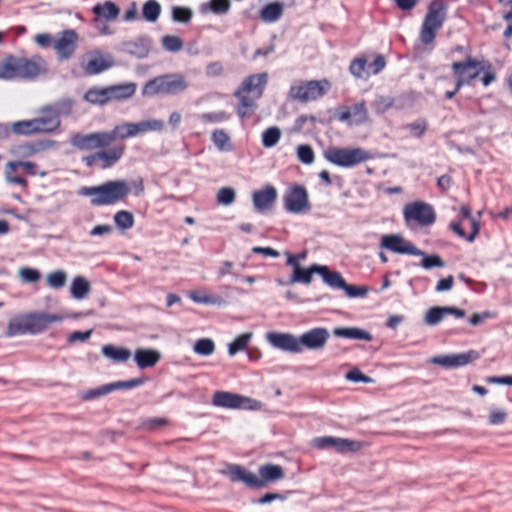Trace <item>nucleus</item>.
<instances>
[{
    "label": "nucleus",
    "instance_id": "4be33fe9",
    "mask_svg": "<svg viewBox=\"0 0 512 512\" xmlns=\"http://www.w3.org/2000/svg\"><path fill=\"white\" fill-rule=\"evenodd\" d=\"M124 148V145L115 146L106 151L93 153L83 158V161L86 163L87 167L98 166L101 169H106L119 161L122 154H124Z\"/></svg>",
    "mask_w": 512,
    "mask_h": 512
},
{
    "label": "nucleus",
    "instance_id": "bb28decb",
    "mask_svg": "<svg viewBox=\"0 0 512 512\" xmlns=\"http://www.w3.org/2000/svg\"><path fill=\"white\" fill-rule=\"evenodd\" d=\"M277 196L278 193H276L275 187L266 185L261 190L252 193V204H254L256 211L263 213L273 206Z\"/></svg>",
    "mask_w": 512,
    "mask_h": 512
},
{
    "label": "nucleus",
    "instance_id": "de8ad7c7",
    "mask_svg": "<svg viewBox=\"0 0 512 512\" xmlns=\"http://www.w3.org/2000/svg\"><path fill=\"white\" fill-rule=\"evenodd\" d=\"M162 48L170 51L172 53H176L182 50L183 48V42L180 38V36H172V35H166L163 36L161 39Z\"/></svg>",
    "mask_w": 512,
    "mask_h": 512
},
{
    "label": "nucleus",
    "instance_id": "9b49d317",
    "mask_svg": "<svg viewBox=\"0 0 512 512\" xmlns=\"http://www.w3.org/2000/svg\"><path fill=\"white\" fill-rule=\"evenodd\" d=\"M325 160L339 167L350 168L372 159V154L360 147H330L324 152Z\"/></svg>",
    "mask_w": 512,
    "mask_h": 512
},
{
    "label": "nucleus",
    "instance_id": "72a5a7b5",
    "mask_svg": "<svg viewBox=\"0 0 512 512\" xmlns=\"http://www.w3.org/2000/svg\"><path fill=\"white\" fill-rule=\"evenodd\" d=\"M282 14L283 5L281 3H269L260 10V19L265 23H272L279 20Z\"/></svg>",
    "mask_w": 512,
    "mask_h": 512
},
{
    "label": "nucleus",
    "instance_id": "7c9ffc66",
    "mask_svg": "<svg viewBox=\"0 0 512 512\" xmlns=\"http://www.w3.org/2000/svg\"><path fill=\"white\" fill-rule=\"evenodd\" d=\"M163 121L162 120H143L139 123L130 124L129 125V135L130 137L146 132H159L163 129Z\"/></svg>",
    "mask_w": 512,
    "mask_h": 512
},
{
    "label": "nucleus",
    "instance_id": "69168bd1",
    "mask_svg": "<svg viewBox=\"0 0 512 512\" xmlns=\"http://www.w3.org/2000/svg\"><path fill=\"white\" fill-rule=\"evenodd\" d=\"M386 66V60L385 57L381 54H377L375 60L368 65V72L372 73L373 75L381 73L383 69H385Z\"/></svg>",
    "mask_w": 512,
    "mask_h": 512
},
{
    "label": "nucleus",
    "instance_id": "8fccbe9b",
    "mask_svg": "<svg viewBox=\"0 0 512 512\" xmlns=\"http://www.w3.org/2000/svg\"><path fill=\"white\" fill-rule=\"evenodd\" d=\"M445 312L443 307H431L424 316V322L429 326L437 325L446 316Z\"/></svg>",
    "mask_w": 512,
    "mask_h": 512
},
{
    "label": "nucleus",
    "instance_id": "c9c22d12",
    "mask_svg": "<svg viewBox=\"0 0 512 512\" xmlns=\"http://www.w3.org/2000/svg\"><path fill=\"white\" fill-rule=\"evenodd\" d=\"M320 275L322 279H324V282L328 284L330 287L340 289L342 287H345V281L344 278L341 276L339 272L336 271H330L328 267L322 266L320 270Z\"/></svg>",
    "mask_w": 512,
    "mask_h": 512
},
{
    "label": "nucleus",
    "instance_id": "79ce46f5",
    "mask_svg": "<svg viewBox=\"0 0 512 512\" xmlns=\"http://www.w3.org/2000/svg\"><path fill=\"white\" fill-rule=\"evenodd\" d=\"M102 353L116 363H123L127 360V349L118 348L113 345H105L102 347Z\"/></svg>",
    "mask_w": 512,
    "mask_h": 512
},
{
    "label": "nucleus",
    "instance_id": "20e7f679",
    "mask_svg": "<svg viewBox=\"0 0 512 512\" xmlns=\"http://www.w3.org/2000/svg\"><path fill=\"white\" fill-rule=\"evenodd\" d=\"M451 70L454 72L456 82H458V89L465 85H471L480 74H482L480 81H482L484 87H488L495 81L493 65L489 61H479L467 57L461 62L452 63Z\"/></svg>",
    "mask_w": 512,
    "mask_h": 512
},
{
    "label": "nucleus",
    "instance_id": "0eeeda50",
    "mask_svg": "<svg viewBox=\"0 0 512 512\" xmlns=\"http://www.w3.org/2000/svg\"><path fill=\"white\" fill-rule=\"evenodd\" d=\"M79 195L91 198V205H115L127 194V186L123 181H109L99 186H83Z\"/></svg>",
    "mask_w": 512,
    "mask_h": 512
},
{
    "label": "nucleus",
    "instance_id": "13d9d810",
    "mask_svg": "<svg viewBox=\"0 0 512 512\" xmlns=\"http://www.w3.org/2000/svg\"><path fill=\"white\" fill-rule=\"evenodd\" d=\"M230 2H209L204 4L203 11H211L216 15H223L228 12Z\"/></svg>",
    "mask_w": 512,
    "mask_h": 512
},
{
    "label": "nucleus",
    "instance_id": "a19ab883",
    "mask_svg": "<svg viewBox=\"0 0 512 512\" xmlns=\"http://www.w3.org/2000/svg\"><path fill=\"white\" fill-rule=\"evenodd\" d=\"M252 337L251 332H245L236 337L232 343L228 344V354L234 356L238 351H243L247 348L248 343Z\"/></svg>",
    "mask_w": 512,
    "mask_h": 512
},
{
    "label": "nucleus",
    "instance_id": "58836bf2",
    "mask_svg": "<svg viewBox=\"0 0 512 512\" xmlns=\"http://www.w3.org/2000/svg\"><path fill=\"white\" fill-rule=\"evenodd\" d=\"M93 12L100 18L103 17L107 20L114 19L119 14V8L113 2H105L104 4L98 3L93 7Z\"/></svg>",
    "mask_w": 512,
    "mask_h": 512
},
{
    "label": "nucleus",
    "instance_id": "7ed1b4c3",
    "mask_svg": "<svg viewBox=\"0 0 512 512\" xmlns=\"http://www.w3.org/2000/svg\"><path fill=\"white\" fill-rule=\"evenodd\" d=\"M63 315L50 314L44 311H30L14 315L9 319L6 337L37 335L50 329L54 323L63 322Z\"/></svg>",
    "mask_w": 512,
    "mask_h": 512
},
{
    "label": "nucleus",
    "instance_id": "2eb2a0df",
    "mask_svg": "<svg viewBox=\"0 0 512 512\" xmlns=\"http://www.w3.org/2000/svg\"><path fill=\"white\" fill-rule=\"evenodd\" d=\"M452 232L458 234L459 237L474 242L480 231V222L471 214L468 205H462L460 208V221L450 223Z\"/></svg>",
    "mask_w": 512,
    "mask_h": 512
},
{
    "label": "nucleus",
    "instance_id": "4c0bfd02",
    "mask_svg": "<svg viewBox=\"0 0 512 512\" xmlns=\"http://www.w3.org/2000/svg\"><path fill=\"white\" fill-rule=\"evenodd\" d=\"M118 389H127V380L116 381L111 384H105L97 389L88 391V398H96L102 395H107Z\"/></svg>",
    "mask_w": 512,
    "mask_h": 512
},
{
    "label": "nucleus",
    "instance_id": "c756f323",
    "mask_svg": "<svg viewBox=\"0 0 512 512\" xmlns=\"http://www.w3.org/2000/svg\"><path fill=\"white\" fill-rule=\"evenodd\" d=\"M322 267L323 266L314 264L308 268H297L293 270L289 283H303L305 285H309L312 282V275L315 273L320 275Z\"/></svg>",
    "mask_w": 512,
    "mask_h": 512
},
{
    "label": "nucleus",
    "instance_id": "603ef678",
    "mask_svg": "<svg viewBox=\"0 0 512 512\" xmlns=\"http://www.w3.org/2000/svg\"><path fill=\"white\" fill-rule=\"evenodd\" d=\"M46 282L53 289L63 288L66 282V274L63 270H56L46 276Z\"/></svg>",
    "mask_w": 512,
    "mask_h": 512
},
{
    "label": "nucleus",
    "instance_id": "37998d69",
    "mask_svg": "<svg viewBox=\"0 0 512 512\" xmlns=\"http://www.w3.org/2000/svg\"><path fill=\"white\" fill-rule=\"evenodd\" d=\"M212 142L214 143V146L218 148L219 151L231 150V141L229 140V136L227 132H225L222 129L213 131Z\"/></svg>",
    "mask_w": 512,
    "mask_h": 512
},
{
    "label": "nucleus",
    "instance_id": "ea45409f",
    "mask_svg": "<svg viewBox=\"0 0 512 512\" xmlns=\"http://www.w3.org/2000/svg\"><path fill=\"white\" fill-rule=\"evenodd\" d=\"M366 67L367 58L364 55L353 58L349 65V73L355 78H366L369 76V72L365 70Z\"/></svg>",
    "mask_w": 512,
    "mask_h": 512
},
{
    "label": "nucleus",
    "instance_id": "39448f33",
    "mask_svg": "<svg viewBox=\"0 0 512 512\" xmlns=\"http://www.w3.org/2000/svg\"><path fill=\"white\" fill-rule=\"evenodd\" d=\"M267 82V74L256 73L245 78L242 84L235 92L238 98L237 115L240 118L251 116L252 112L256 109V101H258L264 93L265 85Z\"/></svg>",
    "mask_w": 512,
    "mask_h": 512
},
{
    "label": "nucleus",
    "instance_id": "393cba45",
    "mask_svg": "<svg viewBox=\"0 0 512 512\" xmlns=\"http://www.w3.org/2000/svg\"><path fill=\"white\" fill-rule=\"evenodd\" d=\"M329 336L326 328H315L298 337V341H300L301 350L303 348L319 350L325 347Z\"/></svg>",
    "mask_w": 512,
    "mask_h": 512
},
{
    "label": "nucleus",
    "instance_id": "3c124183",
    "mask_svg": "<svg viewBox=\"0 0 512 512\" xmlns=\"http://www.w3.org/2000/svg\"><path fill=\"white\" fill-rule=\"evenodd\" d=\"M214 342L211 339L203 338L196 340L194 344V351L198 355L208 356L214 352Z\"/></svg>",
    "mask_w": 512,
    "mask_h": 512
},
{
    "label": "nucleus",
    "instance_id": "a211bd4d",
    "mask_svg": "<svg viewBox=\"0 0 512 512\" xmlns=\"http://www.w3.org/2000/svg\"><path fill=\"white\" fill-rule=\"evenodd\" d=\"M403 214L406 221H414L423 226H429L435 221L432 205L422 201H414L405 205Z\"/></svg>",
    "mask_w": 512,
    "mask_h": 512
},
{
    "label": "nucleus",
    "instance_id": "f257e3e1",
    "mask_svg": "<svg viewBox=\"0 0 512 512\" xmlns=\"http://www.w3.org/2000/svg\"><path fill=\"white\" fill-rule=\"evenodd\" d=\"M72 107V101L63 100L56 102L54 106L44 109L45 115L41 117L31 120H18L12 123L11 128L5 124H0V138H8L11 132L14 135L28 136L55 131L60 125V114H69Z\"/></svg>",
    "mask_w": 512,
    "mask_h": 512
},
{
    "label": "nucleus",
    "instance_id": "2f4dec72",
    "mask_svg": "<svg viewBox=\"0 0 512 512\" xmlns=\"http://www.w3.org/2000/svg\"><path fill=\"white\" fill-rule=\"evenodd\" d=\"M190 300H192L196 304H217L221 305L224 303V300L221 296L209 293L203 289H196L190 291L188 294Z\"/></svg>",
    "mask_w": 512,
    "mask_h": 512
},
{
    "label": "nucleus",
    "instance_id": "e2e57ef3",
    "mask_svg": "<svg viewBox=\"0 0 512 512\" xmlns=\"http://www.w3.org/2000/svg\"><path fill=\"white\" fill-rule=\"evenodd\" d=\"M22 280L28 283H34L40 280L41 274L37 269L25 267L20 270Z\"/></svg>",
    "mask_w": 512,
    "mask_h": 512
},
{
    "label": "nucleus",
    "instance_id": "5701e85b",
    "mask_svg": "<svg viewBox=\"0 0 512 512\" xmlns=\"http://www.w3.org/2000/svg\"><path fill=\"white\" fill-rule=\"evenodd\" d=\"M78 34L72 29L60 33L54 41V50L60 60L70 59L77 49Z\"/></svg>",
    "mask_w": 512,
    "mask_h": 512
},
{
    "label": "nucleus",
    "instance_id": "f3484780",
    "mask_svg": "<svg viewBox=\"0 0 512 512\" xmlns=\"http://www.w3.org/2000/svg\"><path fill=\"white\" fill-rule=\"evenodd\" d=\"M113 66V58L99 50L85 53L81 60V68L87 76L100 74Z\"/></svg>",
    "mask_w": 512,
    "mask_h": 512
},
{
    "label": "nucleus",
    "instance_id": "bf43d9fd",
    "mask_svg": "<svg viewBox=\"0 0 512 512\" xmlns=\"http://www.w3.org/2000/svg\"><path fill=\"white\" fill-rule=\"evenodd\" d=\"M229 119V114L224 111L207 112L202 115V120L208 123H221Z\"/></svg>",
    "mask_w": 512,
    "mask_h": 512
},
{
    "label": "nucleus",
    "instance_id": "774afa93",
    "mask_svg": "<svg viewBox=\"0 0 512 512\" xmlns=\"http://www.w3.org/2000/svg\"><path fill=\"white\" fill-rule=\"evenodd\" d=\"M422 267L430 269L432 267H443V261L440 256H424L422 259Z\"/></svg>",
    "mask_w": 512,
    "mask_h": 512
},
{
    "label": "nucleus",
    "instance_id": "680f3d73",
    "mask_svg": "<svg viewBox=\"0 0 512 512\" xmlns=\"http://www.w3.org/2000/svg\"><path fill=\"white\" fill-rule=\"evenodd\" d=\"M507 419V412L501 409H493L489 412L488 423L489 425H501Z\"/></svg>",
    "mask_w": 512,
    "mask_h": 512
},
{
    "label": "nucleus",
    "instance_id": "e433bc0d",
    "mask_svg": "<svg viewBox=\"0 0 512 512\" xmlns=\"http://www.w3.org/2000/svg\"><path fill=\"white\" fill-rule=\"evenodd\" d=\"M91 290V285L89 282L85 280L84 277L78 276L74 278L72 282V288H70V293H72V297L77 300H82L87 296L89 291Z\"/></svg>",
    "mask_w": 512,
    "mask_h": 512
},
{
    "label": "nucleus",
    "instance_id": "b1692460",
    "mask_svg": "<svg viewBox=\"0 0 512 512\" xmlns=\"http://www.w3.org/2000/svg\"><path fill=\"white\" fill-rule=\"evenodd\" d=\"M46 71V61L40 55L31 58L20 57V79L32 80Z\"/></svg>",
    "mask_w": 512,
    "mask_h": 512
},
{
    "label": "nucleus",
    "instance_id": "4468645a",
    "mask_svg": "<svg viewBox=\"0 0 512 512\" xmlns=\"http://www.w3.org/2000/svg\"><path fill=\"white\" fill-rule=\"evenodd\" d=\"M283 206L288 213L302 214L311 209L306 188L300 184L288 186L283 196Z\"/></svg>",
    "mask_w": 512,
    "mask_h": 512
},
{
    "label": "nucleus",
    "instance_id": "338daca9",
    "mask_svg": "<svg viewBox=\"0 0 512 512\" xmlns=\"http://www.w3.org/2000/svg\"><path fill=\"white\" fill-rule=\"evenodd\" d=\"M348 380L353 382H362V383H370L371 378L369 376H366L363 374V372L357 368L350 369L349 372H347V375H345Z\"/></svg>",
    "mask_w": 512,
    "mask_h": 512
},
{
    "label": "nucleus",
    "instance_id": "f704fd0d",
    "mask_svg": "<svg viewBox=\"0 0 512 512\" xmlns=\"http://www.w3.org/2000/svg\"><path fill=\"white\" fill-rule=\"evenodd\" d=\"M363 447V442H359L356 440L348 439V438H338L336 437L333 449L339 454L345 453H354L360 451Z\"/></svg>",
    "mask_w": 512,
    "mask_h": 512
},
{
    "label": "nucleus",
    "instance_id": "a18cd8bd",
    "mask_svg": "<svg viewBox=\"0 0 512 512\" xmlns=\"http://www.w3.org/2000/svg\"><path fill=\"white\" fill-rule=\"evenodd\" d=\"M350 114L353 117V124L359 125L367 121V108L365 107L364 102L356 103L353 106H348Z\"/></svg>",
    "mask_w": 512,
    "mask_h": 512
},
{
    "label": "nucleus",
    "instance_id": "6ab92c4d",
    "mask_svg": "<svg viewBox=\"0 0 512 512\" xmlns=\"http://www.w3.org/2000/svg\"><path fill=\"white\" fill-rule=\"evenodd\" d=\"M380 245L382 249H386L392 253L423 256V252L415 247L414 244L398 234H386L382 236Z\"/></svg>",
    "mask_w": 512,
    "mask_h": 512
},
{
    "label": "nucleus",
    "instance_id": "0e129e2a",
    "mask_svg": "<svg viewBox=\"0 0 512 512\" xmlns=\"http://www.w3.org/2000/svg\"><path fill=\"white\" fill-rule=\"evenodd\" d=\"M336 437L333 436H321L316 437L312 440V446L319 450H324L326 448H332L334 446Z\"/></svg>",
    "mask_w": 512,
    "mask_h": 512
},
{
    "label": "nucleus",
    "instance_id": "5fc2aeb1",
    "mask_svg": "<svg viewBox=\"0 0 512 512\" xmlns=\"http://www.w3.org/2000/svg\"><path fill=\"white\" fill-rule=\"evenodd\" d=\"M161 13V6L157 2H146L143 6L144 19L149 22H154L158 19Z\"/></svg>",
    "mask_w": 512,
    "mask_h": 512
},
{
    "label": "nucleus",
    "instance_id": "6e6552de",
    "mask_svg": "<svg viewBox=\"0 0 512 512\" xmlns=\"http://www.w3.org/2000/svg\"><path fill=\"white\" fill-rule=\"evenodd\" d=\"M329 80H300L292 84L288 90V99L297 103L314 102L325 96L330 90Z\"/></svg>",
    "mask_w": 512,
    "mask_h": 512
},
{
    "label": "nucleus",
    "instance_id": "052dcab7",
    "mask_svg": "<svg viewBox=\"0 0 512 512\" xmlns=\"http://www.w3.org/2000/svg\"><path fill=\"white\" fill-rule=\"evenodd\" d=\"M406 128L409 129L410 133H412L414 137L419 138L427 131L428 124L426 120H417L408 124V127Z\"/></svg>",
    "mask_w": 512,
    "mask_h": 512
},
{
    "label": "nucleus",
    "instance_id": "09e8293b",
    "mask_svg": "<svg viewBox=\"0 0 512 512\" xmlns=\"http://www.w3.org/2000/svg\"><path fill=\"white\" fill-rule=\"evenodd\" d=\"M150 44L147 39H139L130 43V55L144 58L148 55Z\"/></svg>",
    "mask_w": 512,
    "mask_h": 512
},
{
    "label": "nucleus",
    "instance_id": "c03bdc74",
    "mask_svg": "<svg viewBox=\"0 0 512 512\" xmlns=\"http://www.w3.org/2000/svg\"><path fill=\"white\" fill-rule=\"evenodd\" d=\"M395 103V99L390 96L380 95L375 98L372 102V110L377 114L386 113V111L390 110Z\"/></svg>",
    "mask_w": 512,
    "mask_h": 512
},
{
    "label": "nucleus",
    "instance_id": "c85d7f7f",
    "mask_svg": "<svg viewBox=\"0 0 512 512\" xmlns=\"http://www.w3.org/2000/svg\"><path fill=\"white\" fill-rule=\"evenodd\" d=\"M161 360V353L154 349L135 350L134 361L140 369L154 367Z\"/></svg>",
    "mask_w": 512,
    "mask_h": 512
},
{
    "label": "nucleus",
    "instance_id": "4d7b16f0",
    "mask_svg": "<svg viewBox=\"0 0 512 512\" xmlns=\"http://www.w3.org/2000/svg\"><path fill=\"white\" fill-rule=\"evenodd\" d=\"M236 199V192L231 187H223L218 190L217 201L221 205H230Z\"/></svg>",
    "mask_w": 512,
    "mask_h": 512
},
{
    "label": "nucleus",
    "instance_id": "473e14b6",
    "mask_svg": "<svg viewBox=\"0 0 512 512\" xmlns=\"http://www.w3.org/2000/svg\"><path fill=\"white\" fill-rule=\"evenodd\" d=\"M335 337H343L347 339H356L362 341H371L372 336L368 331L358 328H335L333 331Z\"/></svg>",
    "mask_w": 512,
    "mask_h": 512
},
{
    "label": "nucleus",
    "instance_id": "cd10ccee",
    "mask_svg": "<svg viewBox=\"0 0 512 512\" xmlns=\"http://www.w3.org/2000/svg\"><path fill=\"white\" fill-rule=\"evenodd\" d=\"M19 79V57L12 54L0 60V80Z\"/></svg>",
    "mask_w": 512,
    "mask_h": 512
},
{
    "label": "nucleus",
    "instance_id": "dca6fc26",
    "mask_svg": "<svg viewBox=\"0 0 512 512\" xmlns=\"http://www.w3.org/2000/svg\"><path fill=\"white\" fill-rule=\"evenodd\" d=\"M127 97V84L114 85L110 87H92L84 94L87 102L96 105H105L115 99Z\"/></svg>",
    "mask_w": 512,
    "mask_h": 512
},
{
    "label": "nucleus",
    "instance_id": "864d4df0",
    "mask_svg": "<svg viewBox=\"0 0 512 512\" xmlns=\"http://www.w3.org/2000/svg\"><path fill=\"white\" fill-rule=\"evenodd\" d=\"M192 17V10L186 6H174L172 7V19L180 23L190 22Z\"/></svg>",
    "mask_w": 512,
    "mask_h": 512
},
{
    "label": "nucleus",
    "instance_id": "6e6d98bb",
    "mask_svg": "<svg viewBox=\"0 0 512 512\" xmlns=\"http://www.w3.org/2000/svg\"><path fill=\"white\" fill-rule=\"evenodd\" d=\"M297 157L305 165H311L315 160V153L313 152L311 146L309 145H300L297 147Z\"/></svg>",
    "mask_w": 512,
    "mask_h": 512
},
{
    "label": "nucleus",
    "instance_id": "ddd939ff",
    "mask_svg": "<svg viewBox=\"0 0 512 512\" xmlns=\"http://www.w3.org/2000/svg\"><path fill=\"white\" fill-rule=\"evenodd\" d=\"M212 405L224 409H246L251 411L259 410L261 403L245 395L232 393L230 391H216L212 396Z\"/></svg>",
    "mask_w": 512,
    "mask_h": 512
},
{
    "label": "nucleus",
    "instance_id": "f8f14e48",
    "mask_svg": "<svg viewBox=\"0 0 512 512\" xmlns=\"http://www.w3.org/2000/svg\"><path fill=\"white\" fill-rule=\"evenodd\" d=\"M4 179L7 183L26 188L28 181L26 176H41L44 177L46 172H39L38 165L35 162L23 160H11L4 165Z\"/></svg>",
    "mask_w": 512,
    "mask_h": 512
},
{
    "label": "nucleus",
    "instance_id": "412c9836",
    "mask_svg": "<svg viewBox=\"0 0 512 512\" xmlns=\"http://www.w3.org/2000/svg\"><path fill=\"white\" fill-rule=\"evenodd\" d=\"M53 146L54 142L50 140L20 142L9 148V154L16 158L25 159L43 153Z\"/></svg>",
    "mask_w": 512,
    "mask_h": 512
},
{
    "label": "nucleus",
    "instance_id": "1a4fd4ad",
    "mask_svg": "<svg viewBox=\"0 0 512 512\" xmlns=\"http://www.w3.org/2000/svg\"><path fill=\"white\" fill-rule=\"evenodd\" d=\"M187 88L185 76L180 73H168L152 78L143 87V95H177Z\"/></svg>",
    "mask_w": 512,
    "mask_h": 512
},
{
    "label": "nucleus",
    "instance_id": "9d476101",
    "mask_svg": "<svg viewBox=\"0 0 512 512\" xmlns=\"http://www.w3.org/2000/svg\"><path fill=\"white\" fill-rule=\"evenodd\" d=\"M447 6L443 2H431L428 6L426 18L420 28L419 39L424 45L433 43L438 31L446 20Z\"/></svg>",
    "mask_w": 512,
    "mask_h": 512
},
{
    "label": "nucleus",
    "instance_id": "423d86ee",
    "mask_svg": "<svg viewBox=\"0 0 512 512\" xmlns=\"http://www.w3.org/2000/svg\"><path fill=\"white\" fill-rule=\"evenodd\" d=\"M126 137L127 125H123L110 132L74 135L72 143L79 150L92 151L98 148L124 145V138Z\"/></svg>",
    "mask_w": 512,
    "mask_h": 512
},
{
    "label": "nucleus",
    "instance_id": "a878e982",
    "mask_svg": "<svg viewBox=\"0 0 512 512\" xmlns=\"http://www.w3.org/2000/svg\"><path fill=\"white\" fill-rule=\"evenodd\" d=\"M268 341L270 345L279 348L283 351H289L292 353H300L301 347H299L298 338L289 333L270 332L268 333Z\"/></svg>",
    "mask_w": 512,
    "mask_h": 512
},
{
    "label": "nucleus",
    "instance_id": "f03ea898",
    "mask_svg": "<svg viewBox=\"0 0 512 512\" xmlns=\"http://www.w3.org/2000/svg\"><path fill=\"white\" fill-rule=\"evenodd\" d=\"M219 473L232 483H243L250 489L264 488L284 477V470L278 464H263L256 475L239 464L225 463Z\"/></svg>",
    "mask_w": 512,
    "mask_h": 512
},
{
    "label": "nucleus",
    "instance_id": "aec40b11",
    "mask_svg": "<svg viewBox=\"0 0 512 512\" xmlns=\"http://www.w3.org/2000/svg\"><path fill=\"white\" fill-rule=\"evenodd\" d=\"M479 358L480 354L478 351L469 350L460 354L437 355L432 357L429 362L440 367L458 368L464 367L473 361L478 360Z\"/></svg>",
    "mask_w": 512,
    "mask_h": 512
},
{
    "label": "nucleus",
    "instance_id": "49530a36",
    "mask_svg": "<svg viewBox=\"0 0 512 512\" xmlns=\"http://www.w3.org/2000/svg\"><path fill=\"white\" fill-rule=\"evenodd\" d=\"M280 135L281 132L278 127H270L261 135V143L266 148L273 147L279 142Z\"/></svg>",
    "mask_w": 512,
    "mask_h": 512
}]
</instances>
